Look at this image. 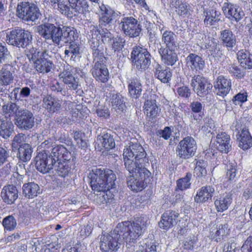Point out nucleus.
Instances as JSON below:
<instances>
[{
    "mask_svg": "<svg viewBox=\"0 0 252 252\" xmlns=\"http://www.w3.org/2000/svg\"><path fill=\"white\" fill-rule=\"evenodd\" d=\"M123 157L125 167L129 173L149 176L150 172L144 167L148 162L146 153L139 143H132L124 149Z\"/></svg>",
    "mask_w": 252,
    "mask_h": 252,
    "instance_id": "obj_1",
    "label": "nucleus"
},
{
    "mask_svg": "<svg viewBox=\"0 0 252 252\" xmlns=\"http://www.w3.org/2000/svg\"><path fill=\"white\" fill-rule=\"evenodd\" d=\"M148 224V218L142 215L134 218L131 221H124L119 223L115 228V231L119 232L126 243H135L146 230Z\"/></svg>",
    "mask_w": 252,
    "mask_h": 252,
    "instance_id": "obj_2",
    "label": "nucleus"
},
{
    "mask_svg": "<svg viewBox=\"0 0 252 252\" xmlns=\"http://www.w3.org/2000/svg\"><path fill=\"white\" fill-rule=\"evenodd\" d=\"M89 177L92 189L94 191L101 192L109 190L115 186L116 177L111 170L94 168L90 173Z\"/></svg>",
    "mask_w": 252,
    "mask_h": 252,
    "instance_id": "obj_3",
    "label": "nucleus"
},
{
    "mask_svg": "<svg viewBox=\"0 0 252 252\" xmlns=\"http://www.w3.org/2000/svg\"><path fill=\"white\" fill-rule=\"evenodd\" d=\"M52 55V52L45 49H42L41 51L36 49L31 54L29 59L33 62L37 72L45 74L50 72L54 67V63L51 60Z\"/></svg>",
    "mask_w": 252,
    "mask_h": 252,
    "instance_id": "obj_4",
    "label": "nucleus"
},
{
    "mask_svg": "<svg viewBox=\"0 0 252 252\" xmlns=\"http://www.w3.org/2000/svg\"><path fill=\"white\" fill-rule=\"evenodd\" d=\"M32 36L29 31L17 28L7 33L6 41L9 45L25 48L32 42Z\"/></svg>",
    "mask_w": 252,
    "mask_h": 252,
    "instance_id": "obj_5",
    "label": "nucleus"
},
{
    "mask_svg": "<svg viewBox=\"0 0 252 252\" xmlns=\"http://www.w3.org/2000/svg\"><path fill=\"white\" fill-rule=\"evenodd\" d=\"M151 55L147 49L139 46L132 48L131 59L134 66L138 70H145L151 64Z\"/></svg>",
    "mask_w": 252,
    "mask_h": 252,
    "instance_id": "obj_6",
    "label": "nucleus"
},
{
    "mask_svg": "<svg viewBox=\"0 0 252 252\" xmlns=\"http://www.w3.org/2000/svg\"><path fill=\"white\" fill-rule=\"evenodd\" d=\"M18 17L24 21L35 22L41 16L38 6L34 3L22 2L17 7Z\"/></svg>",
    "mask_w": 252,
    "mask_h": 252,
    "instance_id": "obj_7",
    "label": "nucleus"
},
{
    "mask_svg": "<svg viewBox=\"0 0 252 252\" xmlns=\"http://www.w3.org/2000/svg\"><path fill=\"white\" fill-rule=\"evenodd\" d=\"M121 236L119 232L115 231L109 233H102L100 237L99 247L102 252H117L120 248L119 242Z\"/></svg>",
    "mask_w": 252,
    "mask_h": 252,
    "instance_id": "obj_8",
    "label": "nucleus"
},
{
    "mask_svg": "<svg viewBox=\"0 0 252 252\" xmlns=\"http://www.w3.org/2000/svg\"><path fill=\"white\" fill-rule=\"evenodd\" d=\"M196 149L197 145L195 140L191 136H187L179 143L176 152L180 158L186 159L192 157Z\"/></svg>",
    "mask_w": 252,
    "mask_h": 252,
    "instance_id": "obj_9",
    "label": "nucleus"
},
{
    "mask_svg": "<svg viewBox=\"0 0 252 252\" xmlns=\"http://www.w3.org/2000/svg\"><path fill=\"white\" fill-rule=\"evenodd\" d=\"M61 28L54 24L45 23L37 27V32L45 40H51L55 44L60 45V35Z\"/></svg>",
    "mask_w": 252,
    "mask_h": 252,
    "instance_id": "obj_10",
    "label": "nucleus"
},
{
    "mask_svg": "<svg viewBox=\"0 0 252 252\" xmlns=\"http://www.w3.org/2000/svg\"><path fill=\"white\" fill-rule=\"evenodd\" d=\"M119 27L123 33L130 37L139 36L142 31V26L137 19L133 17H124L119 23Z\"/></svg>",
    "mask_w": 252,
    "mask_h": 252,
    "instance_id": "obj_11",
    "label": "nucleus"
},
{
    "mask_svg": "<svg viewBox=\"0 0 252 252\" xmlns=\"http://www.w3.org/2000/svg\"><path fill=\"white\" fill-rule=\"evenodd\" d=\"M190 85L193 91L200 97H204L209 94L213 88L210 81L200 75H194L192 77Z\"/></svg>",
    "mask_w": 252,
    "mask_h": 252,
    "instance_id": "obj_12",
    "label": "nucleus"
},
{
    "mask_svg": "<svg viewBox=\"0 0 252 252\" xmlns=\"http://www.w3.org/2000/svg\"><path fill=\"white\" fill-rule=\"evenodd\" d=\"M99 9L98 25L99 28L110 26L113 21L120 14L110 6L101 3L98 4Z\"/></svg>",
    "mask_w": 252,
    "mask_h": 252,
    "instance_id": "obj_13",
    "label": "nucleus"
},
{
    "mask_svg": "<svg viewBox=\"0 0 252 252\" xmlns=\"http://www.w3.org/2000/svg\"><path fill=\"white\" fill-rule=\"evenodd\" d=\"M35 161L36 169L43 174L49 172L55 164V159L46 151L39 152L35 158Z\"/></svg>",
    "mask_w": 252,
    "mask_h": 252,
    "instance_id": "obj_14",
    "label": "nucleus"
},
{
    "mask_svg": "<svg viewBox=\"0 0 252 252\" xmlns=\"http://www.w3.org/2000/svg\"><path fill=\"white\" fill-rule=\"evenodd\" d=\"M34 123L32 113L26 109L23 108L14 119L15 125L21 130H28L32 128Z\"/></svg>",
    "mask_w": 252,
    "mask_h": 252,
    "instance_id": "obj_15",
    "label": "nucleus"
},
{
    "mask_svg": "<svg viewBox=\"0 0 252 252\" xmlns=\"http://www.w3.org/2000/svg\"><path fill=\"white\" fill-rule=\"evenodd\" d=\"M73 67L66 64L59 75V79L66 85V89L70 91H76L79 87L78 79L73 75Z\"/></svg>",
    "mask_w": 252,
    "mask_h": 252,
    "instance_id": "obj_16",
    "label": "nucleus"
},
{
    "mask_svg": "<svg viewBox=\"0 0 252 252\" xmlns=\"http://www.w3.org/2000/svg\"><path fill=\"white\" fill-rule=\"evenodd\" d=\"M185 63L189 69L195 73H200L205 66L204 60L195 53H189L185 58Z\"/></svg>",
    "mask_w": 252,
    "mask_h": 252,
    "instance_id": "obj_17",
    "label": "nucleus"
},
{
    "mask_svg": "<svg viewBox=\"0 0 252 252\" xmlns=\"http://www.w3.org/2000/svg\"><path fill=\"white\" fill-rule=\"evenodd\" d=\"M105 63L106 62H94V65L91 70L92 74L95 79L101 83L106 82L109 78V72L105 64Z\"/></svg>",
    "mask_w": 252,
    "mask_h": 252,
    "instance_id": "obj_18",
    "label": "nucleus"
},
{
    "mask_svg": "<svg viewBox=\"0 0 252 252\" xmlns=\"http://www.w3.org/2000/svg\"><path fill=\"white\" fill-rule=\"evenodd\" d=\"M241 123L236 122L235 130L238 131V139H239V147L243 150H247L252 146V137L246 128H240Z\"/></svg>",
    "mask_w": 252,
    "mask_h": 252,
    "instance_id": "obj_19",
    "label": "nucleus"
},
{
    "mask_svg": "<svg viewBox=\"0 0 252 252\" xmlns=\"http://www.w3.org/2000/svg\"><path fill=\"white\" fill-rule=\"evenodd\" d=\"M148 97L144 103V113L149 118V121L153 120L157 117L159 109L156 104L157 96L151 93L149 96L146 94H143V97Z\"/></svg>",
    "mask_w": 252,
    "mask_h": 252,
    "instance_id": "obj_20",
    "label": "nucleus"
},
{
    "mask_svg": "<svg viewBox=\"0 0 252 252\" xmlns=\"http://www.w3.org/2000/svg\"><path fill=\"white\" fill-rule=\"evenodd\" d=\"M159 31L161 35V41L165 46L164 48H179L177 35L164 27L159 28Z\"/></svg>",
    "mask_w": 252,
    "mask_h": 252,
    "instance_id": "obj_21",
    "label": "nucleus"
},
{
    "mask_svg": "<svg viewBox=\"0 0 252 252\" xmlns=\"http://www.w3.org/2000/svg\"><path fill=\"white\" fill-rule=\"evenodd\" d=\"M178 48H164L161 46L158 52L161 57L162 62L167 65H173L177 61L178 58L176 51Z\"/></svg>",
    "mask_w": 252,
    "mask_h": 252,
    "instance_id": "obj_22",
    "label": "nucleus"
},
{
    "mask_svg": "<svg viewBox=\"0 0 252 252\" xmlns=\"http://www.w3.org/2000/svg\"><path fill=\"white\" fill-rule=\"evenodd\" d=\"M78 38V33L73 27H63L60 35V45L62 43H71L75 42Z\"/></svg>",
    "mask_w": 252,
    "mask_h": 252,
    "instance_id": "obj_23",
    "label": "nucleus"
},
{
    "mask_svg": "<svg viewBox=\"0 0 252 252\" xmlns=\"http://www.w3.org/2000/svg\"><path fill=\"white\" fill-rule=\"evenodd\" d=\"M179 214L172 210L165 212L162 215L161 220L159 222V226L163 229H168L176 225Z\"/></svg>",
    "mask_w": 252,
    "mask_h": 252,
    "instance_id": "obj_24",
    "label": "nucleus"
},
{
    "mask_svg": "<svg viewBox=\"0 0 252 252\" xmlns=\"http://www.w3.org/2000/svg\"><path fill=\"white\" fill-rule=\"evenodd\" d=\"M222 9L226 17L232 20H234L236 22L240 20L244 16L241 8L236 5L224 2Z\"/></svg>",
    "mask_w": 252,
    "mask_h": 252,
    "instance_id": "obj_25",
    "label": "nucleus"
},
{
    "mask_svg": "<svg viewBox=\"0 0 252 252\" xmlns=\"http://www.w3.org/2000/svg\"><path fill=\"white\" fill-rule=\"evenodd\" d=\"M147 176H140L138 174H134L127 178V184L130 189L136 192L142 190L146 187L144 180Z\"/></svg>",
    "mask_w": 252,
    "mask_h": 252,
    "instance_id": "obj_26",
    "label": "nucleus"
},
{
    "mask_svg": "<svg viewBox=\"0 0 252 252\" xmlns=\"http://www.w3.org/2000/svg\"><path fill=\"white\" fill-rule=\"evenodd\" d=\"M229 233V228L227 223L224 224L213 225L210 229L209 237L212 240L220 242L223 239L224 236Z\"/></svg>",
    "mask_w": 252,
    "mask_h": 252,
    "instance_id": "obj_27",
    "label": "nucleus"
},
{
    "mask_svg": "<svg viewBox=\"0 0 252 252\" xmlns=\"http://www.w3.org/2000/svg\"><path fill=\"white\" fill-rule=\"evenodd\" d=\"M216 146L219 151L228 153L231 149L230 136L225 132L219 133L216 136Z\"/></svg>",
    "mask_w": 252,
    "mask_h": 252,
    "instance_id": "obj_28",
    "label": "nucleus"
},
{
    "mask_svg": "<svg viewBox=\"0 0 252 252\" xmlns=\"http://www.w3.org/2000/svg\"><path fill=\"white\" fill-rule=\"evenodd\" d=\"M220 39L222 46L228 50L232 49L236 45V36L229 29L220 31Z\"/></svg>",
    "mask_w": 252,
    "mask_h": 252,
    "instance_id": "obj_29",
    "label": "nucleus"
},
{
    "mask_svg": "<svg viewBox=\"0 0 252 252\" xmlns=\"http://www.w3.org/2000/svg\"><path fill=\"white\" fill-rule=\"evenodd\" d=\"M1 196L4 202L12 204L18 197V191L13 185H8L2 189Z\"/></svg>",
    "mask_w": 252,
    "mask_h": 252,
    "instance_id": "obj_30",
    "label": "nucleus"
},
{
    "mask_svg": "<svg viewBox=\"0 0 252 252\" xmlns=\"http://www.w3.org/2000/svg\"><path fill=\"white\" fill-rule=\"evenodd\" d=\"M214 87L217 90L218 95H226L231 88V80L224 77L222 75L219 76L214 84Z\"/></svg>",
    "mask_w": 252,
    "mask_h": 252,
    "instance_id": "obj_31",
    "label": "nucleus"
},
{
    "mask_svg": "<svg viewBox=\"0 0 252 252\" xmlns=\"http://www.w3.org/2000/svg\"><path fill=\"white\" fill-rule=\"evenodd\" d=\"M232 202L231 195L223 193L214 197V205L218 212H223L226 210Z\"/></svg>",
    "mask_w": 252,
    "mask_h": 252,
    "instance_id": "obj_32",
    "label": "nucleus"
},
{
    "mask_svg": "<svg viewBox=\"0 0 252 252\" xmlns=\"http://www.w3.org/2000/svg\"><path fill=\"white\" fill-rule=\"evenodd\" d=\"M153 70L155 77L162 83H167L171 80L172 73L170 68L157 64Z\"/></svg>",
    "mask_w": 252,
    "mask_h": 252,
    "instance_id": "obj_33",
    "label": "nucleus"
},
{
    "mask_svg": "<svg viewBox=\"0 0 252 252\" xmlns=\"http://www.w3.org/2000/svg\"><path fill=\"white\" fill-rule=\"evenodd\" d=\"M215 192L213 186L207 185L202 187L197 192L194 197L195 201L197 203H203L212 199Z\"/></svg>",
    "mask_w": 252,
    "mask_h": 252,
    "instance_id": "obj_34",
    "label": "nucleus"
},
{
    "mask_svg": "<svg viewBox=\"0 0 252 252\" xmlns=\"http://www.w3.org/2000/svg\"><path fill=\"white\" fill-rule=\"evenodd\" d=\"M15 68L10 64H4L0 70V84L8 85L13 82Z\"/></svg>",
    "mask_w": 252,
    "mask_h": 252,
    "instance_id": "obj_35",
    "label": "nucleus"
},
{
    "mask_svg": "<svg viewBox=\"0 0 252 252\" xmlns=\"http://www.w3.org/2000/svg\"><path fill=\"white\" fill-rule=\"evenodd\" d=\"M128 93L130 96L135 99L141 95L142 89L140 80L136 77L128 79L127 80Z\"/></svg>",
    "mask_w": 252,
    "mask_h": 252,
    "instance_id": "obj_36",
    "label": "nucleus"
},
{
    "mask_svg": "<svg viewBox=\"0 0 252 252\" xmlns=\"http://www.w3.org/2000/svg\"><path fill=\"white\" fill-rule=\"evenodd\" d=\"M204 15V24L207 27L215 25L220 20V12L216 9H206Z\"/></svg>",
    "mask_w": 252,
    "mask_h": 252,
    "instance_id": "obj_37",
    "label": "nucleus"
},
{
    "mask_svg": "<svg viewBox=\"0 0 252 252\" xmlns=\"http://www.w3.org/2000/svg\"><path fill=\"white\" fill-rule=\"evenodd\" d=\"M92 28L91 32L92 33L93 32L97 31V37H101V41L103 44L106 43L108 44H111L112 41L114 36L113 34H112L106 28L102 27L99 28L98 26H93Z\"/></svg>",
    "mask_w": 252,
    "mask_h": 252,
    "instance_id": "obj_38",
    "label": "nucleus"
},
{
    "mask_svg": "<svg viewBox=\"0 0 252 252\" xmlns=\"http://www.w3.org/2000/svg\"><path fill=\"white\" fill-rule=\"evenodd\" d=\"M82 51L80 44L75 41L69 43L64 52V58H70L72 61H75L76 58L81 57Z\"/></svg>",
    "mask_w": 252,
    "mask_h": 252,
    "instance_id": "obj_39",
    "label": "nucleus"
},
{
    "mask_svg": "<svg viewBox=\"0 0 252 252\" xmlns=\"http://www.w3.org/2000/svg\"><path fill=\"white\" fill-rule=\"evenodd\" d=\"M43 106L50 114L59 112L61 108V102L51 96L45 97L43 99Z\"/></svg>",
    "mask_w": 252,
    "mask_h": 252,
    "instance_id": "obj_40",
    "label": "nucleus"
},
{
    "mask_svg": "<svg viewBox=\"0 0 252 252\" xmlns=\"http://www.w3.org/2000/svg\"><path fill=\"white\" fill-rule=\"evenodd\" d=\"M237 58L245 69L252 68V55L246 50H241L237 53Z\"/></svg>",
    "mask_w": 252,
    "mask_h": 252,
    "instance_id": "obj_41",
    "label": "nucleus"
},
{
    "mask_svg": "<svg viewBox=\"0 0 252 252\" xmlns=\"http://www.w3.org/2000/svg\"><path fill=\"white\" fill-rule=\"evenodd\" d=\"M22 190L24 196L29 199L33 198L40 193L39 186L34 182L24 184Z\"/></svg>",
    "mask_w": 252,
    "mask_h": 252,
    "instance_id": "obj_42",
    "label": "nucleus"
},
{
    "mask_svg": "<svg viewBox=\"0 0 252 252\" xmlns=\"http://www.w3.org/2000/svg\"><path fill=\"white\" fill-rule=\"evenodd\" d=\"M97 139L106 150L109 151L115 147V142L111 133L104 131L100 135H98Z\"/></svg>",
    "mask_w": 252,
    "mask_h": 252,
    "instance_id": "obj_43",
    "label": "nucleus"
},
{
    "mask_svg": "<svg viewBox=\"0 0 252 252\" xmlns=\"http://www.w3.org/2000/svg\"><path fill=\"white\" fill-rule=\"evenodd\" d=\"M68 2L74 10L75 16L79 13H84L89 11V6L87 0H68Z\"/></svg>",
    "mask_w": 252,
    "mask_h": 252,
    "instance_id": "obj_44",
    "label": "nucleus"
},
{
    "mask_svg": "<svg viewBox=\"0 0 252 252\" xmlns=\"http://www.w3.org/2000/svg\"><path fill=\"white\" fill-rule=\"evenodd\" d=\"M18 150L17 157L20 160L26 162L31 159L33 151L30 144L24 143Z\"/></svg>",
    "mask_w": 252,
    "mask_h": 252,
    "instance_id": "obj_45",
    "label": "nucleus"
},
{
    "mask_svg": "<svg viewBox=\"0 0 252 252\" xmlns=\"http://www.w3.org/2000/svg\"><path fill=\"white\" fill-rule=\"evenodd\" d=\"M112 108L118 113L123 112L126 106L124 102V97L119 94H113L111 98Z\"/></svg>",
    "mask_w": 252,
    "mask_h": 252,
    "instance_id": "obj_46",
    "label": "nucleus"
},
{
    "mask_svg": "<svg viewBox=\"0 0 252 252\" xmlns=\"http://www.w3.org/2000/svg\"><path fill=\"white\" fill-rule=\"evenodd\" d=\"M171 4L176 8L180 16L185 17L189 14L190 6L184 0H172Z\"/></svg>",
    "mask_w": 252,
    "mask_h": 252,
    "instance_id": "obj_47",
    "label": "nucleus"
},
{
    "mask_svg": "<svg viewBox=\"0 0 252 252\" xmlns=\"http://www.w3.org/2000/svg\"><path fill=\"white\" fill-rule=\"evenodd\" d=\"M75 168L74 163L71 161L67 162L59 161L57 169L58 175L63 177H65L71 173V170Z\"/></svg>",
    "mask_w": 252,
    "mask_h": 252,
    "instance_id": "obj_48",
    "label": "nucleus"
},
{
    "mask_svg": "<svg viewBox=\"0 0 252 252\" xmlns=\"http://www.w3.org/2000/svg\"><path fill=\"white\" fill-rule=\"evenodd\" d=\"M191 173L188 172L185 177L177 180L176 181V191H183L189 189L191 184Z\"/></svg>",
    "mask_w": 252,
    "mask_h": 252,
    "instance_id": "obj_49",
    "label": "nucleus"
},
{
    "mask_svg": "<svg viewBox=\"0 0 252 252\" xmlns=\"http://www.w3.org/2000/svg\"><path fill=\"white\" fill-rule=\"evenodd\" d=\"M14 131V125L10 121H1L0 125V135L4 139H8Z\"/></svg>",
    "mask_w": 252,
    "mask_h": 252,
    "instance_id": "obj_50",
    "label": "nucleus"
},
{
    "mask_svg": "<svg viewBox=\"0 0 252 252\" xmlns=\"http://www.w3.org/2000/svg\"><path fill=\"white\" fill-rule=\"evenodd\" d=\"M23 108L18 106L15 103H8L2 106V112L5 118H8L12 114H15V117L17 116L19 112H20Z\"/></svg>",
    "mask_w": 252,
    "mask_h": 252,
    "instance_id": "obj_51",
    "label": "nucleus"
},
{
    "mask_svg": "<svg viewBox=\"0 0 252 252\" xmlns=\"http://www.w3.org/2000/svg\"><path fill=\"white\" fill-rule=\"evenodd\" d=\"M57 9L62 14L71 18L75 16L72 7L70 4L67 3L65 0H62L57 5Z\"/></svg>",
    "mask_w": 252,
    "mask_h": 252,
    "instance_id": "obj_52",
    "label": "nucleus"
},
{
    "mask_svg": "<svg viewBox=\"0 0 252 252\" xmlns=\"http://www.w3.org/2000/svg\"><path fill=\"white\" fill-rule=\"evenodd\" d=\"M189 107L191 111L194 113H198V115H193V118L195 120L200 121L203 115L202 110L204 109V107L202 103L193 101L190 103Z\"/></svg>",
    "mask_w": 252,
    "mask_h": 252,
    "instance_id": "obj_53",
    "label": "nucleus"
},
{
    "mask_svg": "<svg viewBox=\"0 0 252 252\" xmlns=\"http://www.w3.org/2000/svg\"><path fill=\"white\" fill-rule=\"evenodd\" d=\"M226 170V178L229 181H235L238 174L236 162L235 161L229 162L227 165Z\"/></svg>",
    "mask_w": 252,
    "mask_h": 252,
    "instance_id": "obj_54",
    "label": "nucleus"
},
{
    "mask_svg": "<svg viewBox=\"0 0 252 252\" xmlns=\"http://www.w3.org/2000/svg\"><path fill=\"white\" fill-rule=\"evenodd\" d=\"M65 151H66V148L63 146L60 145L54 147L49 155L53 157V159H55L56 163L57 161L59 162L62 159V156L64 154Z\"/></svg>",
    "mask_w": 252,
    "mask_h": 252,
    "instance_id": "obj_55",
    "label": "nucleus"
},
{
    "mask_svg": "<svg viewBox=\"0 0 252 252\" xmlns=\"http://www.w3.org/2000/svg\"><path fill=\"white\" fill-rule=\"evenodd\" d=\"M246 69H241L235 64H231L228 67V71L237 79H242L246 75Z\"/></svg>",
    "mask_w": 252,
    "mask_h": 252,
    "instance_id": "obj_56",
    "label": "nucleus"
},
{
    "mask_svg": "<svg viewBox=\"0 0 252 252\" xmlns=\"http://www.w3.org/2000/svg\"><path fill=\"white\" fill-rule=\"evenodd\" d=\"M2 225L5 229L8 231H12L17 226L16 220L13 216H8L3 219Z\"/></svg>",
    "mask_w": 252,
    "mask_h": 252,
    "instance_id": "obj_57",
    "label": "nucleus"
},
{
    "mask_svg": "<svg viewBox=\"0 0 252 252\" xmlns=\"http://www.w3.org/2000/svg\"><path fill=\"white\" fill-rule=\"evenodd\" d=\"M104 45L92 51L93 62H99L102 63L103 62H106V58L104 56Z\"/></svg>",
    "mask_w": 252,
    "mask_h": 252,
    "instance_id": "obj_58",
    "label": "nucleus"
},
{
    "mask_svg": "<svg viewBox=\"0 0 252 252\" xmlns=\"http://www.w3.org/2000/svg\"><path fill=\"white\" fill-rule=\"evenodd\" d=\"M64 85H63L58 81L53 82L50 85L51 90L57 94H60L63 96L68 94V90L64 88Z\"/></svg>",
    "mask_w": 252,
    "mask_h": 252,
    "instance_id": "obj_59",
    "label": "nucleus"
},
{
    "mask_svg": "<svg viewBox=\"0 0 252 252\" xmlns=\"http://www.w3.org/2000/svg\"><path fill=\"white\" fill-rule=\"evenodd\" d=\"M97 31L92 33V37L89 40V43L92 51L98 49L99 47L103 46V43L99 40V37H97Z\"/></svg>",
    "mask_w": 252,
    "mask_h": 252,
    "instance_id": "obj_60",
    "label": "nucleus"
},
{
    "mask_svg": "<svg viewBox=\"0 0 252 252\" xmlns=\"http://www.w3.org/2000/svg\"><path fill=\"white\" fill-rule=\"evenodd\" d=\"M197 242V238L194 236L187 237L184 242V248L187 250H192L196 246Z\"/></svg>",
    "mask_w": 252,
    "mask_h": 252,
    "instance_id": "obj_61",
    "label": "nucleus"
},
{
    "mask_svg": "<svg viewBox=\"0 0 252 252\" xmlns=\"http://www.w3.org/2000/svg\"><path fill=\"white\" fill-rule=\"evenodd\" d=\"M248 94L245 91H241L235 95L232 99L233 103L235 105H240L247 100Z\"/></svg>",
    "mask_w": 252,
    "mask_h": 252,
    "instance_id": "obj_62",
    "label": "nucleus"
},
{
    "mask_svg": "<svg viewBox=\"0 0 252 252\" xmlns=\"http://www.w3.org/2000/svg\"><path fill=\"white\" fill-rule=\"evenodd\" d=\"M25 135L23 133H18L16 134L12 142V147L13 149H18L19 147L23 145L24 143H22L25 141Z\"/></svg>",
    "mask_w": 252,
    "mask_h": 252,
    "instance_id": "obj_63",
    "label": "nucleus"
},
{
    "mask_svg": "<svg viewBox=\"0 0 252 252\" xmlns=\"http://www.w3.org/2000/svg\"><path fill=\"white\" fill-rule=\"evenodd\" d=\"M125 40L121 37L114 38L112 41V47L115 51H119L124 47Z\"/></svg>",
    "mask_w": 252,
    "mask_h": 252,
    "instance_id": "obj_64",
    "label": "nucleus"
}]
</instances>
